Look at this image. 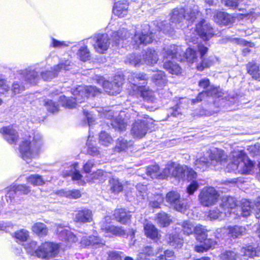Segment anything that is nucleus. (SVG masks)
Wrapping results in <instances>:
<instances>
[{"instance_id":"37","label":"nucleus","mask_w":260,"mask_h":260,"mask_svg":"<svg viewBox=\"0 0 260 260\" xmlns=\"http://www.w3.org/2000/svg\"><path fill=\"white\" fill-rule=\"evenodd\" d=\"M228 235L234 238H239L244 235L246 233V229L242 226L235 225L229 226L227 229Z\"/></svg>"},{"instance_id":"60","label":"nucleus","mask_w":260,"mask_h":260,"mask_svg":"<svg viewBox=\"0 0 260 260\" xmlns=\"http://www.w3.org/2000/svg\"><path fill=\"white\" fill-rule=\"evenodd\" d=\"M45 106L48 111L50 112L54 113L58 111V105L54 103L51 100H48L45 102Z\"/></svg>"},{"instance_id":"62","label":"nucleus","mask_w":260,"mask_h":260,"mask_svg":"<svg viewBox=\"0 0 260 260\" xmlns=\"http://www.w3.org/2000/svg\"><path fill=\"white\" fill-rule=\"evenodd\" d=\"M18 194H27L30 191V188L24 184L15 185Z\"/></svg>"},{"instance_id":"55","label":"nucleus","mask_w":260,"mask_h":260,"mask_svg":"<svg viewBox=\"0 0 260 260\" xmlns=\"http://www.w3.org/2000/svg\"><path fill=\"white\" fill-rule=\"evenodd\" d=\"M174 162H168L161 172H160L159 179H165L169 176L172 177Z\"/></svg>"},{"instance_id":"36","label":"nucleus","mask_w":260,"mask_h":260,"mask_svg":"<svg viewBox=\"0 0 260 260\" xmlns=\"http://www.w3.org/2000/svg\"><path fill=\"white\" fill-rule=\"evenodd\" d=\"M32 231L39 237H44L48 235V229L47 225L42 222L34 223L31 228Z\"/></svg>"},{"instance_id":"7","label":"nucleus","mask_w":260,"mask_h":260,"mask_svg":"<svg viewBox=\"0 0 260 260\" xmlns=\"http://www.w3.org/2000/svg\"><path fill=\"white\" fill-rule=\"evenodd\" d=\"M207 51V47L202 44H198L193 48L189 47L185 53L186 61L189 65L194 64L199 71H203L212 64L211 60L204 58Z\"/></svg>"},{"instance_id":"9","label":"nucleus","mask_w":260,"mask_h":260,"mask_svg":"<svg viewBox=\"0 0 260 260\" xmlns=\"http://www.w3.org/2000/svg\"><path fill=\"white\" fill-rule=\"evenodd\" d=\"M222 202L220 205L221 208L224 212L219 210L217 208L213 209L210 211L209 217L211 219H222L225 216H228L230 215H236L240 217L238 212L239 207L237 206L235 198L231 197H223L222 199Z\"/></svg>"},{"instance_id":"31","label":"nucleus","mask_w":260,"mask_h":260,"mask_svg":"<svg viewBox=\"0 0 260 260\" xmlns=\"http://www.w3.org/2000/svg\"><path fill=\"white\" fill-rule=\"evenodd\" d=\"M186 171L187 166H181L174 162L172 177L178 180H183L186 177Z\"/></svg>"},{"instance_id":"15","label":"nucleus","mask_w":260,"mask_h":260,"mask_svg":"<svg viewBox=\"0 0 260 260\" xmlns=\"http://www.w3.org/2000/svg\"><path fill=\"white\" fill-rule=\"evenodd\" d=\"M95 50L100 53H104L109 48L111 39L107 34H97L91 38Z\"/></svg>"},{"instance_id":"34","label":"nucleus","mask_w":260,"mask_h":260,"mask_svg":"<svg viewBox=\"0 0 260 260\" xmlns=\"http://www.w3.org/2000/svg\"><path fill=\"white\" fill-rule=\"evenodd\" d=\"M92 212L87 209H82L78 212L75 216V221L81 223L91 222L92 219Z\"/></svg>"},{"instance_id":"58","label":"nucleus","mask_w":260,"mask_h":260,"mask_svg":"<svg viewBox=\"0 0 260 260\" xmlns=\"http://www.w3.org/2000/svg\"><path fill=\"white\" fill-rule=\"evenodd\" d=\"M238 256L237 253L234 251H226L220 255L222 260H237Z\"/></svg>"},{"instance_id":"19","label":"nucleus","mask_w":260,"mask_h":260,"mask_svg":"<svg viewBox=\"0 0 260 260\" xmlns=\"http://www.w3.org/2000/svg\"><path fill=\"white\" fill-rule=\"evenodd\" d=\"M99 112L102 113L101 116L111 120V124L113 127L121 132L125 130L127 123L123 119H121V117L116 118L112 120L114 114L113 111L111 110H107V109H102V111H99Z\"/></svg>"},{"instance_id":"46","label":"nucleus","mask_w":260,"mask_h":260,"mask_svg":"<svg viewBox=\"0 0 260 260\" xmlns=\"http://www.w3.org/2000/svg\"><path fill=\"white\" fill-rule=\"evenodd\" d=\"M207 230L202 225L199 224L194 226L193 232L196 235L197 240L200 242H202V240H205L207 238Z\"/></svg>"},{"instance_id":"39","label":"nucleus","mask_w":260,"mask_h":260,"mask_svg":"<svg viewBox=\"0 0 260 260\" xmlns=\"http://www.w3.org/2000/svg\"><path fill=\"white\" fill-rule=\"evenodd\" d=\"M248 73L253 79L260 81V72L259 67L253 61L249 62L247 64Z\"/></svg>"},{"instance_id":"13","label":"nucleus","mask_w":260,"mask_h":260,"mask_svg":"<svg viewBox=\"0 0 260 260\" xmlns=\"http://www.w3.org/2000/svg\"><path fill=\"white\" fill-rule=\"evenodd\" d=\"M241 202V207H239L238 209L240 217H247L253 212L256 218H260V198L257 199L254 203L250 202L246 199H243Z\"/></svg>"},{"instance_id":"20","label":"nucleus","mask_w":260,"mask_h":260,"mask_svg":"<svg viewBox=\"0 0 260 260\" xmlns=\"http://www.w3.org/2000/svg\"><path fill=\"white\" fill-rule=\"evenodd\" d=\"M81 246L84 248H97L103 247L105 241L96 236H83L80 241Z\"/></svg>"},{"instance_id":"51","label":"nucleus","mask_w":260,"mask_h":260,"mask_svg":"<svg viewBox=\"0 0 260 260\" xmlns=\"http://www.w3.org/2000/svg\"><path fill=\"white\" fill-rule=\"evenodd\" d=\"M26 180L28 183L34 186L42 185L44 183V180L42 177L37 174L31 175L26 178Z\"/></svg>"},{"instance_id":"24","label":"nucleus","mask_w":260,"mask_h":260,"mask_svg":"<svg viewBox=\"0 0 260 260\" xmlns=\"http://www.w3.org/2000/svg\"><path fill=\"white\" fill-rule=\"evenodd\" d=\"M113 13L119 17H124L128 12V3L125 0L119 1L114 4Z\"/></svg>"},{"instance_id":"56","label":"nucleus","mask_w":260,"mask_h":260,"mask_svg":"<svg viewBox=\"0 0 260 260\" xmlns=\"http://www.w3.org/2000/svg\"><path fill=\"white\" fill-rule=\"evenodd\" d=\"M99 141L102 145L108 146L112 143L113 139L107 133L102 132L100 134Z\"/></svg>"},{"instance_id":"35","label":"nucleus","mask_w":260,"mask_h":260,"mask_svg":"<svg viewBox=\"0 0 260 260\" xmlns=\"http://www.w3.org/2000/svg\"><path fill=\"white\" fill-rule=\"evenodd\" d=\"M86 146L87 153L92 156H98L100 154L99 148L97 146L96 142L93 140V137L89 135L87 140Z\"/></svg>"},{"instance_id":"33","label":"nucleus","mask_w":260,"mask_h":260,"mask_svg":"<svg viewBox=\"0 0 260 260\" xmlns=\"http://www.w3.org/2000/svg\"><path fill=\"white\" fill-rule=\"evenodd\" d=\"M102 230L105 232L107 236H111V235L121 236L125 234L124 230L120 227L104 225V223L102 225Z\"/></svg>"},{"instance_id":"12","label":"nucleus","mask_w":260,"mask_h":260,"mask_svg":"<svg viewBox=\"0 0 260 260\" xmlns=\"http://www.w3.org/2000/svg\"><path fill=\"white\" fill-rule=\"evenodd\" d=\"M96 80L99 84H101L105 91L109 95L118 94L121 90V86L123 83V77L118 75L114 77L112 82L104 80L103 77H97Z\"/></svg>"},{"instance_id":"48","label":"nucleus","mask_w":260,"mask_h":260,"mask_svg":"<svg viewBox=\"0 0 260 260\" xmlns=\"http://www.w3.org/2000/svg\"><path fill=\"white\" fill-rule=\"evenodd\" d=\"M77 54L79 58L83 61H86L90 58V53L86 46H81Z\"/></svg>"},{"instance_id":"28","label":"nucleus","mask_w":260,"mask_h":260,"mask_svg":"<svg viewBox=\"0 0 260 260\" xmlns=\"http://www.w3.org/2000/svg\"><path fill=\"white\" fill-rule=\"evenodd\" d=\"M144 230L145 236L154 241L160 238V235L156 227L150 222H146L144 224Z\"/></svg>"},{"instance_id":"10","label":"nucleus","mask_w":260,"mask_h":260,"mask_svg":"<svg viewBox=\"0 0 260 260\" xmlns=\"http://www.w3.org/2000/svg\"><path fill=\"white\" fill-rule=\"evenodd\" d=\"M138 116V118L132 125L131 134L135 138H142L148 130L152 131L154 121L145 115Z\"/></svg>"},{"instance_id":"25","label":"nucleus","mask_w":260,"mask_h":260,"mask_svg":"<svg viewBox=\"0 0 260 260\" xmlns=\"http://www.w3.org/2000/svg\"><path fill=\"white\" fill-rule=\"evenodd\" d=\"M110 36L113 43L119 45L121 42L129 38L130 33L126 29L122 28L117 31L112 32L110 34Z\"/></svg>"},{"instance_id":"5","label":"nucleus","mask_w":260,"mask_h":260,"mask_svg":"<svg viewBox=\"0 0 260 260\" xmlns=\"http://www.w3.org/2000/svg\"><path fill=\"white\" fill-rule=\"evenodd\" d=\"M230 157L231 161L226 168L227 172L249 174L252 171L254 164L247 157L243 150L232 152Z\"/></svg>"},{"instance_id":"49","label":"nucleus","mask_w":260,"mask_h":260,"mask_svg":"<svg viewBox=\"0 0 260 260\" xmlns=\"http://www.w3.org/2000/svg\"><path fill=\"white\" fill-rule=\"evenodd\" d=\"M164 198L160 194L149 197V206L153 208H158L163 202Z\"/></svg>"},{"instance_id":"59","label":"nucleus","mask_w":260,"mask_h":260,"mask_svg":"<svg viewBox=\"0 0 260 260\" xmlns=\"http://www.w3.org/2000/svg\"><path fill=\"white\" fill-rule=\"evenodd\" d=\"M37 247V242L33 240L30 241L25 245V248L27 252L31 255L34 256H36Z\"/></svg>"},{"instance_id":"44","label":"nucleus","mask_w":260,"mask_h":260,"mask_svg":"<svg viewBox=\"0 0 260 260\" xmlns=\"http://www.w3.org/2000/svg\"><path fill=\"white\" fill-rule=\"evenodd\" d=\"M109 186L110 190L114 193H118L123 189V184L117 178H112L109 181Z\"/></svg>"},{"instance_id":"22","label":"nucleus","mask_w":260,"mask_h":260,"mask_svg":"<svg viewBox=\"0 0 260 260\" xmlns=\"http://www.w3.org/2000/svg\"><path fill=\"white\" fill-rule=\"evenodd\" d=\"M196 31L198 35L204 40H208L213 35L212 27L203 20L196 25Z\"/></svg>"},{"instance_id":"64","label":"nucleus","mask_w":260,"mask_h":260,"mask_svg":"<svg viewBox=\"0 0 260 260\" xmlns=\"http://www.w3.org/2000/svg\"><path fill=\"white\" fill-rule=\"evenodd\" d=\"M69 45V43L64 41H59L54 38H52L51 46L54 48H64Z\"/></svg>"},{"instance_id":"2","label":"nucleus","mask_w":260,"mask_h":260,"mask_svg":"<svg viewBox=\"0 0 260 260\" xmlns=\"http://www.w3.org/2000/svg\"><path fill=\"white\" fill-rule=\"evenodd\" d=\"M73 96L72 99L67 98L65 95L59 97V102L62 106L68 108L77 107L78 103H82L89 96H94L101 92L95 86L80 85L71 91Z\"/></svg>"},{"instance_id":"41","label":"nucleus","mask_w":260,"mask_h":260,"mask_svg":"<svg viewBox=\"0 0 260 260\" xmlns=\"http://www.w3.org/2000/svg\"><path fill=\"white\" fill-rule=\"evenodd\" d=\"M25 81L31 84H35L39 78V75L35 70L25 71L23 73Z\"/></svg>"},{"instance_id":"42","label":"nucleus","mask_w":260,"mask_h":260,"mask_svg":"<svg viewBox=\"0 0 260 260\" xmlns=\"http://www.w3.org/2000/svg\"><path fill=\"white\" fill-rule=\"evenodd\" d=\"M12 237L17 242H23L27 241L29 237V232L25 229H20L14 232Z\"/></svg>"},{"instance_id":"1","label":"nucleus","mask_w":260,"mask_h":260,"mask_svg":"<svg viewBox=\"0 0 260 260\" xmlns=\"http://www.w3.org/2000/svg\"><path fill=\"white\" fill-rule=\"evenodd\" d=\"M227 156L224 151L217 148H213L205 152L203 156L196 159L194 165L196 169H199L201 171H205L211 166L217 167V169L221 168V166L226 165Z\"/></svg>"},{"instance_id":"30","label":"nucleus","mask_w":260,"mask_h":260,"mask_svg":"<svg viewBox=\"0 0 260 260\" xmlns=\"http://www.w3.org/2000/svg\"><path fill=\"white\" fill-rule=\"evenodd\" d=\"M57 232L61 240L67 241L69 242H76L77 241L76 236L66 228L59 226L57 228Z\"/></svg>"},{"instance_id":"23","label":"nucleus","mask_w":260,"mask_h":260,"mask_svg":"<svg viewBox=\"0 0 260 260\" xmlns=\"http://www.w3.org/2000/svg\"><path fill=\"white\" fill-rule=\"evenodd\" d=\"M4 139L10 144H15L18 140L17 132L13 126H8L1 129Z\"/></svg>"},{"instance_id":"43","label":"nucleus","mask_w":260,"mask_h":260,"mask_svg":"<svg viewBox=\"0 0 260 260\" xmlns=\"http://www.w3.org/2000/svg\"><path fill=\"white\" fill-rule=\"evenodd\" d=\"M58 194L60 196L65 197L69 199H76L81 196V192L78 189L71 190H61L58 191Z\"/></svg>"},{"instance_id":"27","label":"nucleus","mask_w":260,"mask_h":260,"mask_svg":"<svg viewBox=\"0 0 260 260\" xmlns=\"http://www.w3.org/2000/svg\"><path fill=\"white\" fill-rule=\"evenodd\" d=\"M151 81L158 88H162L168 82L165 73L160 70L153 72L151 76Z\"/></svg>"},{"instance_id":"8","label":"nucleus","mask_w":260,"mask_h":260,"mask_svg":"<svg viewBox=\"0 0 260 260\" xmlns=\"http://www.w3.org/2000/svg\"><path fill=\"white\" fill-rule=\"evenodd\" d=\"M128 80L133 85L134 90L140 92L141 96L144 100L153 102L155 99L154 92L145 85L147 83L148 77L146 75L141 73H132L128 77Z\"/></svg>"},{"instance_id":"45","label":"nucleus","mask_w":260,"mask_h":260,"mask_svg":"<svg viewBox=\"0 0 260 260\" xmlns=\"http://www.w3.org/2000/svg\"><path fill=\"white\" fill-rule=\"evenodd\" d=\"M125 62L134 67L139 66L143 64L142 56L136 55L134 54L128 55L125 60Z\"/></svg>"},{"instance_id":"17","label":"nucleus","mask_w":260,"mask_h":260,"mask_svg":"<svg viewBox=\"0 0 260 260\" xmlns=\"http://www.w3.org/2000/svg\"><path fill=\"white\" fill-rule=\"evenodd\" d=\"M198 85L200 88L203 89L208 88V89L200 92L196 99H192L191 101L192 104L200 102L202 101L205 96H212L216 94L218 91L217 88L213 87L210 85V81L208 79L204 78L201 80L199 82Z\"/></svg>"},{"instance_id":"26","label":"nucleus","mask_w":260,"mask_h":260,"mask_svg":"<svg viewBox=\"0 0 260 260\" xmlns=\"http://www.w3.org/2000/svg\"><path fill=\"white\" fill-rule=\"evenodd\" d=\"M143 64L153 66L155 64L158 59V55L156 51L152 48H148L145 51V54L142 57Z\"/></svg>"},{"instance_id":"3","label":"nucleus","mask_w":260,"mask_h":260,"mask_svg":"<svg viewBox=\"0 0 260 260\" xmlns=\"http://www.w3.org/2000/svg\"><path fill=\"white\" fill-rule=\"evenodd\" d=\"M199 15V12L195 10H186L183 8L174 9L171 16L172 24H168L166 21L161 22L158 26V29L165 34H171L175 27H177V23L179 24L184 19L192 22Z\"/></svg>"},{"instance_id":"38","label":"nucleus","mask_w":260,"mask_h":260,"mask_svg":"<svg viewBox=\"0 0 260 260\" xmlns=\"http://www.w3.org/2000/svg\"><path fill=\"white\" fill-rule=\"evenodd\" d=\"M155 252L150 246H146L138 254V260H153Z\"/></svg>"},{"instance_id":"14","label":"nucleus","mask_w":260,"mask_h":260,"mask_svg":"<svg viewBox=\"0 0 260 260\" xmlns=\"http://www.w3.org/2000/svg\"><path fill=\"white\" fill-rule=\"evenodd\" d=\"M73 63L69 58L61 59L59 63L55 66L52 71H46L41 73V76L44 80L48 81L55 77L58 73L61 70L68 71L72 68Z\"/></svg>"},{"instance_id":"50","label":"nucleus","mask_w":260,"mask_h":260,"mask_svg":"<svg viewBox=\"0 0 260 260\" xmlns=\"http://www.w3.org/2000/svg\"><path fill=\"white\" fill-rule=\"evenodd\" d=\"M183 239L176 234L170 235L168 239L169 244L175 248H180L183 244Z\"/></svg>"},{"instance_id":"63","label":"nucleus","mask_w":260,"mask_h":260,"mask_svg":"<svg viewBox=\"0 0 260 260\" xmlns=\"http://www.w3.org/2000/svg\"><path fill=\"white\" fill-rule=\"evenodd\" d=\"M25 88V85H22V83L20 84L18 81H15L12 88V90L14 94H18L23 91Z\"/></svg>"},{"instance_id":"6","label":"nucleus","mask_w":260,"mask_h":260,"mask_svg":"<svg viewBox=\"0 0 260 260\" xmlns=\"http://www.w3.org/2000/svg\"><path fill=\"white\" fill-rule=\"evenodd\" d=\"M183 52L180 47L175 45L165 47L161 51L160 54L163 57L164 67L170 73L178 75L181 73V68L175 62V60L181 61V54Z\"/></svg>"},{"instance_id":"29","label":"nucleus","mask_w":260,"mask_h":260,"mask_svg":"<svg viewBox=\"0 0 260 260\" xmlns=\"http://www.w3.org/2000/svg\"><path fill=\"white\" fill-rule=\"evenodd\" d=\"M214 19L216 23L223 25H228L234 20V17L231 15L221 11L215 12Z\"/></svg>"},{"instance_id":"53","label":"nucleus","mask_w":260,"mask_h":260,"mask_svg":"<svg viewBox=\"0 0 260 260\" xmlns=\"http://www.w3.org/2000/svg\"><path fill=\"white\" fill-rule=\"evenodd\" d=\"M180 225L184 234L189 235L193 233L194 225L190 221H183L181 222Z\"/></svg>"},{"instance_id":"47","label":"nucleus","mask_w":260,"mask_h":260,"mask_svg":"<svg viewBox=\"0 0 260 260\" xmlns=\"http://www.w3.org/2000/svg\"><path fill=\"white\" fill-rule=\"evenodd\" d=\"M132 145V141H130L128 142L126 140L120 138L118 139V142L117 143L115 150L117 152L125 151L127 148L131 146Z\"/></svg>"},{"instance_id":"32","label":"nucleus","mask_w":260,"mask_h":260,"mask_svg":"<svg viewBox=\"0 0 260 260\" xmlns=\"http://www.w3.org/2000/svg\"><path fill=\"white\" fill-rule=\"evenodd\" d=\"M114 216L117 221L122 224L128 223L131 219V215L129 211H126L123 209L115 210Z\"/></svg>"},{"instance_id":"52","label":"nucleus","mask_w":260,"mask_h":260,"mask_svg":"<svg viewBox=\"0 0 260 260\" xmlns=\"http://www.w3.org/2000/svg\"><path fill=\"white\" fill-rule=\"evenodd\" d=\"M156 220L160 226L164 227L168 226L171 221L170 217L165 212L158 214Z\"/></svg>"},{"instance_id":"54","label":"nucleus","mask_w":260,"mask_h":260,"mask_svg":"<svg viewBox=\"0 0 260 260\" xmlns=\"http://www.w3.org/2000/svg\"><path fill=\"white\" fill-rule=\"evenodd\" d=\"M146 174L151 178H159L160 175V171L159 167L157 165L149 166L146 171Z\"/></svg>"},{"instance_id":"57","label":"nucleus","mask_w":260,"mask_h":260,"mask_svg":"<svg viewBox=\"0 0 260 260\" xmlns=\"http://www.w3.org/2000/svg\"><path fill=\"white\" fill-rule=\"evenodd\" d=\"M78 164L74 165V168L75 169L74 172L72 174V178L73 180L77 181V183L81 185H84L85 183L84 181L82 179V176L80 173L79 171L77 170Z\"/></svg>"},{"instance_id":"18","label":"nucleus","mask_w":260,"mask_h":260,"mask_svg":"<svg viewBox=\"0 0 260 260\" xmlns=\"http://www.w3.org/2000/svg\"><path fill=\"white\" fill-rule=\"evenodd\" d=\"M166 200L176 210L180 212H184L186 209V201L181 199L180 194L176 191L168 192L166 195Z\"/></svg>"},{"instance_id":"61","label":"nucleus","mask_w":260,"mask_h":260,"mask_svg":"<svg viewBox=\"0 0 260 260\" xmlns=\"http://www.w3.org/2000/svg\"><path fill=\"white\" fill-rule=\"evenodd\" d=\"M92 109L93 110L90 112H88L86 109L83 108V113L84 115L86 117L88 122V124L89 127H90L92 125H93L94 123V118L93 116L92 113L94 112V110L95 109H93V108Z\"/></svg>"},{"instance_id":"21","label":"nucleus","mask_w":260,"mask_h":260,"mask_svg":"<svg viewBox=\"0 0 260 260\" xmlns=\"http://www.w3.org/2000/svg\"><path fill=\"white\" fill-rule=\"evenodd\" d=\"M153 37V33L147 31L146 29H143L141 31H137L133 38L135 43L134 45L137 47L141 44L146 45L152 41Z\"/></svg>"},{"instance_id":"40","label":"nucleus","mask_w":260,"mask_h":260,"mask_svg":"<svg viewBox=\"0 0 260 260\" xmlns=\"http://www.w3.org/2000/svg\"><path fill=\"white\" fill-rule=\"evenodd\" d=\"M241 252L244 256L248 257H253L255 256H260V248H254L252 245H248L246 247H243L241 249Z\"/></svg>"},{"instance_id":"4","label":"nucleus","mask_w":260,"mask_h":260,"mask_svg":"<svg viewBox=\"0 0 260 260\" xmlns=\"http://www.w3.org/2000/svg\"><path fill=\"white\" fill-rule=\"evenodd\" d=\"M43 140L40 134L36 133L33 136L24 139L19 145L21 158L29 163L31 159L37 157L43 145Z\"/></svg>"},{"instance_id":"16","label":"nucleus","mask_w":260,"mask_h":260,"mask_svg":"<svg viewBox=\"0 0 260 260\" xmlns=\"http://www.w3.org/2000/svg\"><path fill=\"white\" fill-rule=\"evenodd\" d=\"M217 191L212 187H204L199 195V200L204 206H210L217 202Z\"/></svg>"},{"instance_id":"11","label":"nucleus","mask_w":260,"mask_h":260,"mask_svg":"<svg viewBox=\"0 0 260 260\" xmlns=\"http://www.w3.org/2000/svg\"><path fill=\"white\" fill-rule=\"evenodd\" d=\"M58 244L50 242L42 243L36 249V256L42 259L49 260L55 257L58 253Z\"/></svg>"}]
</instances>
